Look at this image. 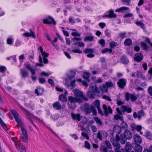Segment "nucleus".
<instances>
[{"instance_id": "f257e3e1", "label": "nucleus", "mask_w": 152, "mask_h": 152, "mask_svg": "<svg viewBox=\"0 0 152 152\" xmlns=\"http://www.w3.org/2000/svg\"><path fill=\"white\" fill-rule=\"evenodd\" d=\"M116 137L119 140V141L122 144H125L127 139L130 140L132 137V134L131 132L129 130H126L124 134H122L120 137L117 134H116Z\"/></svg>"}, {"instance_id": "f03ea898", "label": "nucleus", "mask_w": 152, "mask_h": 152, "mask_svg": "<svg viewBox=\"0 0 152 152\" xmlns=\"http://www.w3.org/2000/svg\"><path fill=\"white\" fill-rule=\"evenodd\" d=\"M84 107L86 114H90L92 112L94 115H96L97 111L94 106H90L88 104L85 103L84 104Z\"/></svg>"}, {"instance_id": "7ed1b4c3", "label": "nucleus", "mask_w": 152, "mask_h": 152, "mask_svg": "<svg viewBox=\"0 0 152 152\" xmlns=\"http://www.w3.org/2000/svg\"><path fill=\"white\" fill-rule=\"evenodd\" d=\"M73 92L75 97L82 100V103L83 102V100L86 101L88 100V99L86 95H84L83 92L80 90L75 89L73 90Z\"/></svg>"}, {"instance_id": "20e7f679", "label": "nucleus", "mask_w": 152, "mask_h": 152, "mask_svg": "<svg viewBox=\"0 0 152 152\" xmlns=\"http://www.w3.org/2000/svg\"><path fill=\"white\" fill-rule=\"evenodd\" d=\"M20 108L21 110L23 112V113L25 115L28 121L33 125L37 130H38L39 129L38 127L36 126L32 119V118L30 113L23 107H20Z\"/></svg>"}, {"instance_id": "39448f33", "label": "nucleus", "mask_w": 152, "mask_h": 152, "mask_svg": "<svg viewBox=\"0 0 152 152\" xmlns=\"http://www.w3.org/2000/svg\"><path fill=\"white\" fill-rule=\"evenodd\" d=\"M122 111H121L119 108H117L116 109V111L120 115H122V112H127L128 113H131L132 109L130 107H129L126 105L121 106Z\"/></svg>"}, {"instance_id": "423d86ee", "label": "nucleus", "mask_w": 152, "mask_h": 152, "mask_svg": "<svg viewBox=\"0 0 152 152\" xmlns=\"http://www.w3.org/2000/svg\"><path fill=\"white\" fill-rule=\"evenodd\" d=\"M113 140H112L111 142L113 145L116 147L115 149V152H121V151H123L124 150L121 149L120 151L119 150V149L120 148V144L118 142V140H119V139H118L116 137V139H113Z\"/></svg>"}, {"instance_id": "0eeeda50", "label": "nucleus", "mask_w": 152, "mask_h": 152, "mask_svg": "<svg viewBox=\"0 0 152 152\" xmlns=\"http://www.w3.org/2000/svg\"><path fill=\"white\" fill-rule=\"evenodd\" d=\"M22 131V138L23 141L27 142L28 141V135L26 131L23 127V124L20 126Z\"/></svg>"}, {"instance_id": "6e6552de", "label": "nucleus", "mask_w": 152, "mask_h": 152, "mask_svg": "<svg viewBox=\"0 0 152 152\" xmlns=\"http://www.w3.org/2000/svg\"><path fill=\"white\" fill-rule=\"evenodd\" d=\"M10 112L19 125L20 126L23 124L21 120L19 118L18 114L16 111L14 110H10Z\"/></svg>"}, {"instance_id": "1a4fd4ad", "label": "nucleus", "mask_w": 152, "mask_h": 152, "mask_svg": "<svg viewBox=\"0 0 152 152\" xmlns=\"http://www.w3.org/2000/svg\"><path fill=\"white\" fill-rule=\"evenodd\" d=\"M43 23L44 24H52L54 25L56 24V22L54 19L51 17L49 16L43 20Z\"/></svg>"}, {"instance_id": "9d476101", "label": "nucleus", "mask_w": 152, "mask_h": 152, "mask_svg": "<svg viewBox=\"0 0 152 152\" xmlns=\"http://www.w3.org/2000/svg\"><path fill=\"white\" fill-rule=\"evenodd\" d=\"M103 108L105 116H107L109 114L112 113V110L110 106H107L106 104H103Z\"/></svg>"}, {"instance_id": "9b49d317", "label": "nucleus", "mask_w": 152, "mask_h": 152, "mask_svg": "<svg viewBox=\"0 0 152 152\" xmlns=\"http://www.w3.org/2000/svg\"><path fill=\"white\" fill-rule=\"evenodd\" d=\"M145 115V113L144 111L142 110L138 111L137 113L136 112H134L133 114L134 118H137L139 120H140L141 118Z\"/></svg>"}, {"instance_id": "f8f14e48", "label": "nucleus", "mask_w": 152, "mask_h": 152, "mask_svg": "<svg viewBox=\"0 0 152 152\" xmlns=\"http://www.w3.org/2000/svg\"><path fill=\"white\" fill-rule=\"evenodd\" d=\"M68 101L67 102H72L74 103L78 102V103H82V100L80 99H78L73 97L72 96H69L68 97Z\"/></svg>"}, {"instance_id": "ddd939ff", "label": "nucleus", "mask_w": 152, "mask_h": 152, "mask_svg": "<svg viewBox=\"0 0 152 152\" xmlns=\"http://www.w3.org/2000/svg\"><path fill=\"white\" fill-rule=\"evenodd\" d=\"M126 80L124 78L119 79L117 82V84L121 88H124L126 84Z\"/></svg>"}, {"instance_id": "4468645a", "label": "nucleus", "mask_w": 152, "mask_h": 152, "mask_svg": "<svg viewBox=\"0 0 152 152\" xmlns=\"http://www.w3.org/2000/svg\"><path fill=\"white\" fill-rule=\"evenodd\" d=\"M134 142L136 145H140L142 142V139L138 134L134 135L133 137Z\"/></svg>"}, {"instance_id": "2eb2a0df", "label": "nucleus", "mask_w": 152, "mask_h": 152, "mask_svg": "<svg viewBox=\"0 0 152 152\" xmlns=\"http://www.w3.org/2000/svg\"><path fill=\"white\" fill-rule=\"evenodd\" d=\"M143 57V56L142 53H138L135 54L134 58L135 60L139 62L142 60Z\"/></svg>"}, {"instance_id": "dca6fc26", "label": "nucleus", "mask_w": 152, "mask_h": 152, "mask_svg": "<svg viewBox=\"0 0 152 152\" xmlns=\"http://www.w3.org/2000/svg\"><path fill=\"white\" fill-rule=\"evenodd\" d=\"M20 74L23 78L27 77L28 76V72L25 69H20Z\"/></svg>"}, {"instance_id": "f3484780", "label": "nucleus", "mask_w": 152, "mask_h": 152, "mask_svg": "<svg viewBox=\"0 0 152 152\" xmlns=\"http://www.w3.org/2000/svg\"><path fill=\"white\" fill-rule=\"evenodd\" d=\"M135 23L137 26H140L144 31H146V29L145 25L142 22L137 20L135 22Z\"/></svg>"}, {"instance_id": "a211bd4d", "label": "nucleus", "mask_w": 152, "mask_h": 152, "mask_svg": "<svg viewBox=\"0 0 152 152\" xmlns=\"http://www.w3.org/2000/svg\"><path fill=\"white\" fill-rule=\"evenodd\" d=\"M90 88L91 90L96 93H99V91L96 85L94 83H91L90 86Z\"/></svg>"}, {"instance_id": "6ab92c4d", "label": "nucleus", "mask_w": 152, "mask_h": 152, "mask_svg": "<svg viewBox=\"0 0 152 152\" xmlns=\"http://www.w3.org/2000/svg\"><path fill=\"white\" fill-rule=\"evenodd\" d=\"M53 107L56 110H59L61 109L62 106L59 102L57 101L53 104Z\"/></svg>"}, {"instance_id": "aec40b11", "label": "nucleus", "mask_w": 152, "mask_h": 152, "mask_svg": "<svg viewBox=\"0 0 152 152\" xmlns=\"http://www.w3.org/2000/svg\"><path fill=\"white\" fill-rule=\"evenodd\" d=\"M31 33H29L28 32H26L23 34V35L26 37H32L34 38H36V36L34 32L31 29H30Z\"/></svg>"}, {"instance_id": "412c9836", "label": "nucleus", "mask_w": 152, "mask_h": 152, "mask_svg": "<svg viewBox=\"0 0 152 152\" xmlns=\"http://www.w3.org/2000/svg\"><path fill=\"white\" fill-rule=\"evenodd\" d=\"M24 65L26 69L30 71L33 75H34L36 74L35 71L31 66L29 64L26 63L24 64Z\"/></svg>"}, {"instance_id": "4be33fe9", "label": "nucleus", "mask_w": 152, "mask_h": 152, "mask_svg": "<svg viewBox=\"0 0 152 152\" xmlns=\"http://www.w3.org/2000/svg\"><path fill=\"white\" fill-rule=\"evenodd\" d=\"M24 65L26 69L30 71L33 75H34L36 74L35 71L31 66L29 64L26 63L24 64Z\"/></svg>"}, {"instance_id": "5701e85b", "label": "nucleus", "mask_w": 152, "mask_h": 152, "mask_svg": "<svg viewBox=\"0 0 152 152\" xmlns=\"http://www.w3.org/2000/svg\"><path fill=\"white\" fill-rule=\"evenodd\" d=\"M71 115L72 118L74 120H77L78 121L80 120V115L79 113L77 114L72 113H71Z\"/></svg>"}, {"instance_id": "b1692460", "label": "nucleus", "mask_w": 152, "mask_h": 152, "mask_svg": "<svg viewBox=\"0 0 152 152\" xmlns=\"http://www.w3.org/2000/svg\"><path fill=\"white\" fill-rule=\"evenodd\" d=\"M44 89L43 88L39 87H37L35 91V93L37 95H41L43 93Z\"/></svg>"}, {"instance_id": "393cba45", "label": "nucleus", "mask_w": 152, "mask_h": 152, "mask_svg": "<svg viewBox=\"0 0 152 152\" xmlns=\"http://www.w3.org/2000/svg\"><path fill=\"white\" fill-rule=\"evenodd\" d=\"M113 130L114 132L117 133L118 135V134H119L121 132V127L118 125H115L113 128Z\"/></svg>"}, {"instance_id": "a878e982", "label": "nucleus", "mask_w": 152, "mask_h": 152, "mask_svg": "<svg viewBox=\"0 0 152 152\" xmlns=\"http://www.w3.org/2000/svg\"><path fill=\"white\" fill-rule=\"evenodd\" d=\"M121 62L124 64H126L129 62V60L127 57L125 56H123L120 58Z\"/></svg>"}, {"instance_id": "bb28decb", "label": "nucleus", "mask_w": 152, "mask_h": 152, "mask_svg": "<svg viewBox=\"0 0 152 152\" xmlns=\"http://www.w3.org/2000/svg\"><path fill=\"white\" fill-rule=\"evenodd\" d=\"M15 144L17 149H18L21 152H26V149L25 147L23 146L21 147L20 148H19V145L17 143L15 142Z\"/></svg>"}, {"instance_id": "cd10ccee", "label": "nucleus", "mask_w": 152, "mask_h": 152, "mask_svg": "<svg viewBox=\"0 0 152 152\" xmlns=\"http://www.w3.org/2000/svg\"><path fill=\"white\" fill-rule=\"evenodd\" d=\"M59 100L63 102H66L67 99L66 96L63 94H61L59 95Z\"/></svg>"}, {"instance_id": "c85d7f7f", "label": "nucleus", "mask_w": 152, "mask_h": 152, "mask_svg": "<svg viewBox=\"0 0 152 152\" xmlns=\"http://www.w3.org/2000/svg\"><path fill=\"white\" fill-rule=\"evenodd\" d=\"M99 88L103 92H107L108 91L107 86L105 84L101 85L99 86Z\"/></svg>"}, {"instance_id": "c756f323", "label": "nucleus", "mask_w": 152, "mask_h": 152, "mask_svg": "<svg viewBox=\"0 0 152 152\" xmlns=\"http://www.w3.org/2000/svg\"><path fill=\"white\" fill-rule=\"evenodd\" d=\"M132 43V40L129 38L126 39L124 42V44L127 46L131 45Z\"/></svg>"}, {"instance_id": "7c9ffc66", "label": "nucleus", "mask_w": 152, "mask_h": 152, "mask_svg": "<svg viewBox=\"0 0 152 152\" xmlns=\"http://www.w3.org/2000/svg\"><path fill=\"white\" fill-rule=\"evenodd\" d=\"M116 101L117 105L119 106H120L124 103V101L119 97H117V99L116 100Z\"/></svg>"}, {"instance_id": "2f4dec72", "label": "nucleus", "mask_w": 152, "mask_h": 152, "mask_svg": "<svg viewBox=\"0 0 152 152\" xmlns=\"http://www.w3.org/2000/svg\"><path fill=\"white\" fill-rule=\"evenodd\" d=\"M87 96L89 98L93 99L95 97V94L92 91H89L87 93Z\"/></svg>"}, {"instance_id": "473e14b6", "label": "nucleus", "mask_w": 152, "mask_h": 152, "mask_svg": "<svg viewBox=\"0 0 152 152\" xmlns=\"http://www.w3.org/2000/svg\"><path fill=\"white\" fill-rule=\"evenodd\" d=\"M90 74L87 72H85L83 74V78L87 80L88 82H89L90 80L89 79V78L90 77Z\"/></svg>"}, {"instance_id": "72a5a7b5", "label": "nucleus", "mask_w": 152, "mask_h": 152, "mask_svg": "<svg viewBox=\"0 0 152 152\" xmlns=\"http://www.w3.org/2000/svg\"><path fill=\"white\" fill-rule=\"evenodd\" d=\"M109 14L110 18H115L116 17V15L114 14V11L113 10H110L109 11Z\"/></svg>"}, {"instance_id": "f704fd0d", "label": "nucleus", "mask_w": 152, "mask_h": 152, "mask_svg": "<svg viewBox=\"0 0 152 152\" xmlns=\"http://www.w3.org/2000/svg\"><path fill=\"white\" fill-rule=\"evenodd\" d=\"M94 119L97 124L100 126L102 125V122L100 118L97 117H95L94 118Z\"/></svg>"}, {"instance_id": "c9c22d12", "label": "nucleus", "mask_w": 152, "mask_h": 152, "mask_svg": "<svg viewBox=\"0 0 152 152\" xmlns=\"http://www.w3.org/2000/svg\"><path fill=\"white\" fill-rule=\"evenodd\" d=\"M75 103L67 102V105L71 109H74L76 107Z\"/></svg>"}, {"instance_id": "e433bc0d", "label": "nucleus", "mask_w": 152, "mask_h": 152, "mask_svg": "<svg viewBox=\"0 0 152 152\" xmlns=\"http://www.w3.org/2000/svg\"><path fill=\"white\" fill-rule=\"evenodd\" d=\"M141 46L142 48L144 50L147 51L149 48L147 46V44L143 42H141Z\"/></svg>"}, {"instance_id": "4c0bfd02", "label": "nucleus", "mask_w": 152, "mask_h": 152, "mask_svg": "<svg viewBox=\"0 0 152 152\" xmlns=\"http://www.w3.org/2000/svg\"><path fill=\"white\" fill-rule=\"evenodd\" d=\"M142 147L139 145H136L135 147V152H141L142 151Z\"/></svg>"}, {"instance_id": "58836bf2", "label": "nucleus", "mask_w": 152, "mask_h": 152, "mask_svg": "<svg viewBox=\"0 0 152 152\" xmlns=\"http://www.w3.org/2000/svg\"><path fill=\"white\" fill-rule=\"evenodd\" d=\"M132 145L129 142H127L125 145V149L127 151L130 150L131 148Z\"/></svg>"}, {"instance_id": "ea45409f", "label": "nucleus", "mask_w": 152, "mask_h": 152, "mask_svg": "<svg viewBox=\"0 0 152 152\" xmlns=\"http://www.w3.org/2000/svg\"><path fill=\"white\" fill-rule=\"evenodd\" d=\"M129 9V8L127 7H121L119 9H116L115 10L116 12H122L123 11L125 10H128Z\"/></svg>"}, {"instance_id": "a19ab883", "label": "nucleus", "mask_w": 152, "mask_h": 152, "mask_svg": "<svg viewBox=\"0 0 152 152\" xmlns=\"http://www.w3.org/2000/svg\"><path fill=\"white\" fill-rule=\"evenodd\" d=\"M145 136L149 140L152 139V134L148 131H147L145 133Z\"/></svg>"}, {"instance_id": "79ce46f5", "label": "nucleus", "mask_w": 152, "mask_h": 152, "mask_svg": "<svg viewBox=\"0 0 152 152\" xmlns=\"http://www.w3.org/2000/svg\"><path fill=\"white\" fill-rule=\"evenodd\" d=\"M127 37L126 36V33L125 32L120 33L118 34L119 38L122 39Z\"/></svg>"}, {"instance_id": "37998d69", "label": "nucleus", "mask_w": 152, "mask_h": 152, "mask_svg": "<svg viewBox=\"0 0 152 152\" xmlns=\"http://www.w3.org/2000/svg\"><path fill=\"white\" fill-rule=\"evenodd\" d=\"M119 114L115 115L114 116V118L116 120H119L121 121H123V118Z\"/></svg>"}, {"instance_id": "c03bdc74", "label": "nucleus", "mask_w": 152, "mask_h": 152, "mask_svg": "<svg viewBox=\"0 0 152 152\" xmlns=\"http://www.w3.org/2000/svg\"><path fill=\"white\" fill-rule=\"evenodd\" d=\"M94 37L92 36H87L84 37L83 40L84 41H91L94 40Z\"/></svg>"}, {"instance_id": "a18cd8bd", "label": "nucleus", "mask_w": 152, "mask_h": 152, "mask_svg": "<svg viewBox=\"0 0 152 152\" xmlns=\"http://www.w3.org/2000/svg\"><path fill=\"white\" fill-rule=\"evenodd\" d=\"M83 52L85 53H92L94 52L93 50L91 48H86L85 50L83 51Z\"/></svg>"}, {"instance_id": "49530a36", "label": "nucleus", "mask_w": 152, "mask_h": 152, "mask_svg": "<svg viewBox=\"0 0 152 152\" xmlns=\"http://www.w3.org/2000/svg\"><path fill=\"white\" fill-rule=\"evenodd\" d=\"M75 75V72L72 71H71L70 74L68 75V77L69 79H72L74 77Z\"/></svg>"}, {"instance_id": "de8ad7c7", "label": "nucleus", "mask_w": 152, "mask_h": 152, "mask_svg": "<svg viewBox=\"0 0 152 152\" xmlns=\"http://www.w3.org/2000/svg\"><path fill=\"white\" fill-rule=\"evenodd\" d=\"M75 81L76 80H75L71 81L70 84L68 86V87H70L71 89L73 88L75 86Z\"/></svg>"}, {"instance_id": "09e8293b", "label": "nucleus", "mask_w": 152, "mask_h": 152, "mask_svg": "<svg viewBox=\"0 0 152 152\" xmlns=\"http://www.w3.org/2000/svg\"><path fill=\"white\" fill-rule=\"evenodd\" d=\"M93 104L97 108L100 107V102L99 100H96L93 103Z\"/></svg>"}, {"instance_id": "8fccbe9b", "label": "nucleus", "mask_w": 152, "mask_h": 152, "mask_svg": "<svg viewBox=\"0 0 152 152\" xmlns=\"http://www.w3.org/2000/svg\"><path fill=\"white\" fill-rule=\"evenodd\" d=\"M39 62L41 63H37L36 65L41 67H42L43 66V64L42 63V58L41 56L40 55L39 56Z\"/></svg>"}, {"instance_id": "3c124183", "label": "nucleus", "mask_w": 152, "mask_h": 152, "mask_svg": "<svg viewBox=\"0 0 152 152\" xmlns=\"http://www.w3.org/2000/svg\"><path fill=\"white\" fill-rule=\"evenodd\" d=\"M121 126L122 128L124 129L128 128V125L126 123L125 121H122L121 124Z\"/></svg>"}, {"instance_id": "603ef678", "label": "nucleus", "mask_w": 152, "mask_h": 152, "mask_svg": "<svg viewBox=\"0 0 152 152\" xmlns=\"http://www.w3.org/2000/svg\"><path fill=\"white\" fill-rule=\"evenodd\" d=\"M0 124L1 125V126H2L4 129L6 130V126L5 124L4 123V122L0 118Z\"/></svg>"}, {"instance_id": "864d4df0", "label": "nucleus", "mask_w": 152, "mask_h": 152, "mask_svg": "<svg viewBox=\"0 0 152 152\" xmlns=\"http://www.w3.org/2000/svg\"><path fill=\"white\" fill-rule=\"evenodd\" d=\"M132 94H130L128 93H127L126 94L125 99L127 101H129L130 99H131Z\"/></svg>"}, {"instance_id": "5fc2aeb1", "label": "nucleus", "mask_w": 152, "mask_h": 152, "mask_svg": "<svg viewBox=\"0 0 152 152\" xmlns=\"http://www.w3.org/2000/svg\"><path fill=\"white\" fill-rule=\"evenodd\" d=\"M105 84L107 86V88L108 87H111L113 86V83L111 81L106 82H105Z\"/></svg>"}, {"instance_id": "6e6d98bb", "label": "nucleus", "mask_w": 152, "mask_h": 152, "mask_svg": "<svg viewBox=\"0 0 152 152\" xmlns=\"http://www.w3.org/2000/svg\"><path fill=\"white\" fill-rule=\"evenodd\" d=\"M105 143L106 146L109 148L111 149L112 148V146L110 142L107 140H106L105 142Z\"/></svg>"}, {"instance_id": "4d7b16f0", "label": "nucleus", "mask_w": 152, "mask_h": 152, "mask_svg": "<svg viewBox=\"0 0 152 152\" xmlns=\"http://www.w3.org/2000/svg\"><path fill=\"white\" fill-rule=\"evenodd\" d=\"M77 44L78 46L80 47H83L85 45V44L83 42H77L74 44V45Z\"/></svg>"}, {"instance_id": "13d9d810", "label": "nucleus", "mask_w": 152, "mask_h": 152, "mask_svg": "<svg viewBox=\"0 0 152 152\" xmlns=\"http://www.w3.org/2000/svg\"><path fill=\"white\" fill-rule=\"evenodd\" d=\"M84 147L88 149H90V145L88 141H85Z\"/></svg>"}, {"instance_id": "bf43d9fd", "label": "nucleus", "mask_w": 152, "mask_h": 152, "mask_svg": "<svg viewBox=\"0 0 152 152\" xmlns=\"http://www.w3.org/2000/svg\"><path fill=\"white\" fill-rule=\"evenodd\" d=\"M112 51V50L111 49H109V48H106L103 50L102 52V53H104L107 52H109L110 53H111Z\"/></svg>"}, {"instance_id": "052dcab7", "label": "nucleus", "mask_w": 152, "mask_h": 152, "mask_svg": "<svg viewBox=\"0 0 152 152\" xmlns=\"http://www.w3.org/2000/svg\"><path fill=\"white\" fill-rule=\"evenodd\" d=\"M99 42L100 44L101 45L102 47H103L104 46L105 41L104 39H100Z\"/></svg>"}, {"instance_id": "680f3d73", "label": "nucleus", "mask_w": 152, "mask_h": 152, "mask_svg": "<svg viewBox=\"0 0 152 152\" xmlns=\"http://www.w3.org/2000/svg\"><path fill=\"white\" fill-rule=\"evenodd\" d=\"M6 69V67L5 66H0V72L4 73L5 72Z\"/></svg>"}, {"instance_id": "e2e57ef3", "label": "nucleus", "mask_w": 152, "mask_h": 152, "mask_svg": "<svg viewBox=\"0 0 152 152\" xmlns=\"http://www.w3.org/2000/svg\"><path fill=\"white\" fill-rule=\"evenodd\" d=\"M97 109L98 111V113L100 114L102 116H103L104 115V113H103L100 107L98 108Z\"/></svg>"}, {"instance_id": "0e129e2a", "label": "nucleus", "mask_w": 152, "mask_h": 152, "mask_svg": "<svg viewBox=\"0 0 152 152\" xmlns=\"http://www.w3.org/2000/svg\"><path fill=\"white\" fill-rule=\"evenodd\" d=\"M13 42L12 39V38H9L7 39V43L9 45L11 44Z\"/></svg>"}, {"instance_id": "69168bd1", "label": "nucleus", "mask_w": 152, "mask_h": 152, "mask_svg": "<svg viewBox=\"0 0 152 152\" xmlns=\"http://www.w3.org/2000/svg\"><path fill=\"white\" fill-rule=\"evenodd\" d=\"M142 129V126L141 125H137L135 127V129L138 132H140Z\"/></svg>"}, {"instance_id": "338daca9", "label": "nucleus", "mask_w": 152, "mask_h": 152, "mask_svg": "<svg viewBox=\"0 0 152 152\" xmlns=\"http://www.w3.org/2000/svg\"><path fill=\"white\" fill-rule=\"evenodd\" d=\"M148 90L149 94L152 96V86H151L149 87Z\"/></svg>"}, {"instance_id": "774afa93", "label": "nucleus", "mask_w": 152, "mask_h": 152, "mask_svg": "<svg viewBox=\"0 0 152 152\" xmlns=\"http://www.w3.org/2000/svg\"><path fill=\"white\" fill-rule=\"evenodd\" d=\"M143 152H152V145H151L149 149H145L144 150Z\"/></svg>"}]
</instances>
